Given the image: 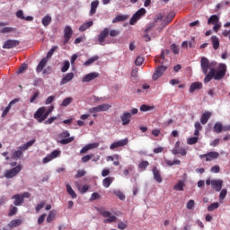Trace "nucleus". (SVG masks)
Returning <instances> with one entry per match:
<instances>
[{
  "mask_svg": "<svg viewBox=\"0 0 230 230\" xmlns=\"http://www.w3.org/2000/svg\"><path fill=\"white\" fill-rule=\"evenodd\" d=\"M226 73H227V66L224 63H220L217 68L212 67L210 71L204 78V84H209L213 78L214 80H222L224 76H226Z\"/></svg>",
  "mask_w": 230,
  "mask_h": 230,
  "instance_id": "1",
  "label": "nucleus"
},
{
  "mask_svg": "<svg viewBox=\"0 0 230 230\" xmlns=\"http://www.w3.org/2000/svg\"><path fill=\"white\" fill-rule=\"evenodd\" d=\"M200 67L202 70V73L208 76V71L209 69H212V67H217V61L209 62V59L206 57H202L200 59Z\"/></svg>",
  "mask_w": 230,
  "mask_h": 230,
  "instance_id": "2",
  "label": "nucleus"
},
{
  "mask_svg": "<svg viewBox=\"0 0 230 230\" xmlns=\"http://www.w3.org/2000/svg\"><path fill=\"white\" fill-rule=\"evenodd\" d=\"M31 194L30 192H23L22 194H14L12 199L14 200V206H22L24 204V199H30Z\"/></svg>",
  "mask_w": 230,
  "mask_h": 230,
  "instance_id": "3",
  "label": "nucleus"
},
{
  "mask_svg": "<svg viewBox=\"0 0 230 230\" xmlns=\"http://www.w3.org/2000/svg\"><path fill=\"white\" fill-rule=\"evenodd\" d=\"M22 170V165L19 164L16 165L14 168H12L10 170H6L4 172V178L5 179H13V177H16L17 174Z\"/></svg>",
  "mask_w": 230,
  "mask_h": 230,
  "instance_id": "4",
  "label": "nucleus"
},
{
  "mask_svg": "<svg viewBox=\"0 0 230 230\" xmlns=\"http://www.w3.org/2000/svg\"><path fill=\"white\" fill-rule=\"evenodd\" d=\"M34 119H37L38 123H42V121L48 119V117H46V107H41L36 111Z\"/></svg>",
  "mask_w": 230,
  "mask_h": 230,
  "instance_id": "5",
  "label": "nucleus"
},
{
  "mask_svg": "<svg viewBox=\"0 0 230 230\" xmlns=\"http://www.w3.org/2000/svg\"><path fill=\"white\" fill-rule=\"evenodd\" d=\"M69 136H71V134H69V131L67 130L60 133L59 137H62L63 139H61L59 143L61 145H69V143H73V141H75V137H69Z\"/></svg>",
  "mask_w": 230,
  "mask_h": 230,
  "instance_id": "6",
  "label": "nucleus"
},
{
  "mask_svg": "<svg viewBox=\"0 0 230 230\" xmlns=\"http://www.w3.org/2000/svg\"><path fill=\"white\" fill-rule=\"evenodd\" d=\"M146 13V8H140L136 13L133 14L129 21V24L134 25L135 23L137 22Z\"/></svg>",
  "mask_w": 230,
  "mask_h": 230,
  "instance_id": "7",
  "label": "nucleus"
},
{
  "mask_svg": "<svg viewBox=\"0 0 230 230\" xmlns=\"http://www.w3.org/2000/svg\"><path fill=\"white\" fill-rule=\"evenodd\" d=\"M111 107H112V106L110 104L104 103V104H101L96 107L91 108L89 110V112L91 114H96L97 112H105V111H109V109H111Z\"/></svg>",
  "mask_w": 230,
  "mask_h": 230,
  "instance_id": "8",
  "label": "nucleus"
},
{
  "mask_svg": "<svg viewBox=\"0 0 230 230\" xmlns=\"http://www.w3.org/2000/svg\"><path fill=\"white\" fill-rule=\"evenodd\" d=\"M102 217H103L104 219L103 223L104 224H112V222H116L117 218L116 216H111L112 214L110 211L103 210L101 212Z\"/></svg>",
  "mask_w": 230,
  "mask_h": 230,
  "instance_id": "9",
  "label": "nucleus"
},
{
  "mask_svg": "<svg viewBox=\"0 0 230 230\" xmlns=\"http://www.w3.org/2000/svg\"><path fill=\"white\" fill-rule=\"evenodd\" d=\"M110 33V29L109 28H104L100 34L98 35V42L100 46H105V39L109 37Z\"/></svg>",
  "mask_w": 230,
  "mask_h": 230,
  "instance_id": "10",
  "label": "nucleus"
},
{
  "mask_svg": "<svg viewBox=\"0 0 230 230\" xmlns=\"http://www.w3.org/2000/svg\"><path fill=\"white\" fill-rule=\"evenodd\" d=\"M166 69H168L166 66H158L153 75V80L155 81L159 80V78H161L163 75H164V72L166 71Z\"/></svg>",
  "mask_w": 230,
  "mask_h": 230,
  "instance_id": "11",
  "label": "nucleus"
},
{
  "mask_svg": "<svg viewBox=\"0 0 230 230\" xmlns=\"http://www.w3.org/2000/svg\"><path fill=\"white\" fill-rule=\"evenodd\" d=\"M21 44V41L18 40H7L3 45L4 49H12L13 48H17Z\"/></svg>",
  "mask_w": 230,
  "mask_h": 230,
  "instance_id": "12",
  "label": "nucleus"
},
{
  "mask_svg": "<svg viewBox=\"0 0 230 230\" xmlns=\"http://www.w3.org/2000/svg\"><path fill=\"white\" fill-rule=\"evenodd\" d=\"M199 157L200 159H204L205 157L206 161L209 162V161H213V159H218V157H220V154L218 152L212 151L205 155H200Z\"/></svg>",
  "mask_w": 230,
  "mask_h": 230,
  "instance_id": "13",
  "label": "nucleus"
},
{
  "mask_svg": "<svg viewBox=\"0 0 230 230\" xmlns=\"http://www.w3.org/2000/svg\"><path fill=\"white\" fill-rule=\"evenodd\" d=\"M71 37H73V29L71 26L66 25L64 29V44H67L71 40Z\"/></svg>",
  "mask_w": 230,
  "mask_h": 230,
  "instance_id": "14",
  "label": "nucleus"
},
{
  "mask_svg": "<svg viewBox=\"0 0 230 230\" xmlns=\"http://www.w3.org/2000/svg\"><path fill=\"white\" fill-rule=\"evenodd\" d=\"M127 145H128V138H124L122 140L113 142L110 146V150H115V148H119L120 146H127Z\"/></svg>",
  "mask_w": 230,
  "mask_h": 230,
  "instance_id": "15",
  "label": "nucleus"
},
{
  "mask_svg": "<svg viewBox=\"0 0 230 230\" xmlns=\"http://www.w3.org/2000/svg\"><path fill=\"white\" fill-rule=\"evenodd\" d=\"M98 76H100V74L98 72H92V73L85 75L83 77L82 82H84V83L93 82V80H96V78H98Z\"/></svg>",
  "mask_w": 230,
  "mask_h": 230,
  "instance_id": "16",
  "label": "nucleus"
},
{
  "mask_svg": "<svg viewBox=\"0 0 230 230\" xmlns=\"http://www.w3.org/2000/svg\"><path fill=\"white\" fill-rule=\"evenodd\" d=\"M98 146H100V143L88 144L80 150V154H87L89 150H93V148H98Z\"/></svg>",
  "mask_w": 230,
  "mask_h": 230,
  "instance_id": "17",
  "label": "nucleus"
},
{
  "mask_svg": "<svg viewBox=\"0 0 230 230\" xmlns=\"http://www.w3.org/2000/svg\"><path fill=\"white\" fill-rule=\"evenodd\" d=\"M212 188L215 191H222V186H224V181L222 180H212Z\"/></svg>",
  "mask_w": 230,
  "mask_h": 230,
  "instance_id": "18",
  "label": "nucleus"
},
{
  "mask_svg": "<svg viewBox=\"0 0 230 230\" xmlns=\"http://www.w3.org/2000/svg\"><path fill=\"white\" fill-rule=\"evenodd\" d=\"M153 175H154V179L155 181H156V182H158V184H161V182H163V177L161 176V171H159V169H157V167H153Z\"/></svg>",
  "mask_w": 230,
  "mask_h": 230,
  "instance_id": "19",
  "label": "nucleus"
},
{
  "mask_svg": "<svg viewBox=\"0 0 230 230\" xmlns=\"http://www.w3.org/2000/svg\"><path fill=\"white\" fill-rule=\"evenodd\" d=\"M74 78L75 74L73 72L66 74L60 81V85H66V84H69V82H71V80H73Z\"/></svg>",
  "mask_w": 230,
  "mask_h": 230,
  "instance_id": "20",
  "label": "nucleus"
},
{
  "mask_svg": "<svg viewBox=\"0 0 230 230\" xmlns=\"http://www.w3.org/2000/svg\"><path fill=\"white\" fill-rule=\"evenodd\" d=\"M130 118H132V113L130 112H124L122 116L120 117L122 125H128L130 123Z\"/></svg>",
  "mask_w": 230,
  "mask_h": 230,
  "instance_id": "21",
  "label": "nucleus"
},
{
  "mask_svg": "<svg viewBox=\"0 0 230 230\" xmlns=\"http://www.w3.org/2000/svg\"><path fill=\"white\" fill-rule=\"evenodd\" d=\"M172 154H173V155H178V154H181L184 157L188 154V149L185 147H178V149L174 148L172 150Z\"/></svg>",
  "mask_w": 230,
  "mask_h": 230,
  "instance_id": "22",
  "label": "nucleus"
},
{
  "mask_svg": "<svg viewBox=\"0 0 230 230\" xmlns=\"http://www.w3.org/2000/svg\"><path fill=\"white\" fill-rule=\"evenodd\" d=\"M22 225V219H13L10 221V223L7 225L9 229H14V227H19V226Z\"/></svg>",
  "mask_w": 230,
  "mask_h": 230,
  "instance_id": "23",
  "label": "nucleus"
},
{
  "mask_svg": "<svg viewBox=\"0 0 230 230\" xmlns=\"http://www.w3.org/2000/svg\"><path fill=\"white\" fill-rule=\"evenodd\" d=\"M47 64H48V58H43L39 63V65L37 66V68H36L37 73H41V71H43L44 68L46 67Z\"/></svg>",
  "mask_w": 230,
  "mask_h": 230,
  "instance_id": "24",
  "label": "nucleus"
},
{
  "mask_svg": "<svg viewBox=\"0 0 230 230\" xmlns=\"http://www.w3.org/2000/svg\"><path fill=\"white\" fill-rule=\"evenodd\" d=\"M211 118V112L209 111H206L201 115L200 118V123L202 125H206V123H208V121H209V119Z\"/></svg>",
  "mask_w": 230,
  "mask_h": 230,
  "instance_id": "25",
  "label": "nucleus"
},
{
  "mask_svg": "<svg viewBox=\"0 0 230 230\" xmlns=\"http://www.w3.org/2000/svg\"><path fill=\"white\" fill-rule=\"evenodd\" d=\"M199 89H202V83L200 82L192 83L190 86V93H195V91H198Z\"/></svg>",
  "mask_w": 230,
  "mask_h": 230,
  "instance_id": "26",
  "label": "nucleus"
},
{
  "mask_svg": "<svg viewBox=\"0 0 230 230\" xmlns=\"http://www.w3.org/2000/svg\"><path fill=\"white\" fill-rule=\"evenodd\" d=\"M220 22V17H218V15L214 14L211 15L208 20V24H217Z\"/></svg>",
  "mask_w": 230,
  "mask_h": 230,
  "instance_id": "27",
  "label": "nucleus"
},
{
  "mask_svg": "<svg viewBox=\"0 0 230 230\" xmlns=\"http://www.w3.org/2000/svg\"><path fill=\"white\" fill-rule=\"evenodd\" d=\"M98 4H100L98 0L93 1L91 3L90 15H94V13H96V10L98 8Z\"/></svg>",
  "mask_w": 230,
  "mask_h": 230,
  "instance_id": "28",
  "label": "nucleus"
},
{
  "mask_svg": "<svg viewBox=\"0 0 230 230\" xmlns=\"http://www.w3.org/2000/svg\"><path fill=\"white\" fill-rule=\"evenodd\" d=\"M211 42L214 49H218V48H220V40H218V37L212 36Z\"/></svg>",
  "mask_w": 230,
  "mask_h": 230,
  "instance_id": "29",
  "label": "nucleus"
},
{
  "mask_svg": "<svg viewBox=\"0 0 230 230\" xmlns=\"http://www.w3.org/2000/svg\"><path fill=\"white\" fill-rule=\"evenodd\" d=\"M113 181H114V177H106L102 181V186L104 188H109L112 184Z\"/></svg>",
  "mask_w": 230,
  "mask_h": 230,
  "instance_id": "30",
  "label": "nucleus"
},
{
  "mask_svg": "<svg viewBox=\"0 0 230 230\" xmlns=\"http://www.w3.org/2000/svg\"><path fill=\"white\" fill-rule=\"evenodd\" d=\"M93 24H94V22L93 21H90L88 22L83 23L79 27V31H85L86 30H89V28H91V26H93Z\"/></svg>",
  "mask_w": 230,
  "mask_h": 230,
  "instance_id": "31",
  "label": "nucleus"
},
{
  "mask_svg": "<svg viewBox=\"0 0 230 230\" xmlns=\"http://www.w3.org/2000/svg\"><path fill=\"white\" fill-rule=\"evenodd\" d=\"M51 21H52L51 16L49 14H47L42 18L41 22L43 26H45L46 28L51 24Z\"/></svg>",
  "mask_w": 230,
  "mask_h": 230,
  "instance_id": "32",
  "label": "nucleus"
},
{
  "mask_svg": "<svg viewBox=\"0 0 230 230\" xmlns=\"http://www.w3.org/2000/svg\"><path fill=\"white\" fill-rule=\"evenodd\" d=\"M36 139L33 138L32 140H30L29 142L25 143L23 146H20V150H22L23 152L28 150L31 146H33V144L35 143Z\"/></svg>",
  "mask_w": 230,
  "mask_h": 230,
  "instance_id": "33",
  "label": "nucleus"
},
{
  "mask_svg": "<svg viewBox=\"0 0 230 230\" xmlns=\"http://www.w3.org/2000/svg\"><path fill=\"white\" fill-rule=\"evenodd\" d=\"M23 152V149H21V147H19V150H16L13 153L12 159H21V157H22Z\"/></svg>",
  "mask_w": 230,
  "mask_h": 230,
  "instance_id": "34",
  "label": "nucleus"
},
{
  "mask_svg": "<svg viewBox=\"0 0 230 230\" xmlns=\"http://www.w3.org/2000/svg\"><path fill=\"white\" fill-rule=\"evenodd\" d=\"M66 191H67L68 195H70L72 197V199H76V197H77L76 192H75V190H73L71 185L66 184Z\"/></svg>",
  "mask_w": 230,
  "mask_h": 230,
  "instance_id": "35",
  "label": "nucleus"
},
{
  "mask_svg": "<svg viewBox=\"0 0 230 230\" xmlns=\"http://www.w3.org/2000/svg\"><path fill=\"white\" fill-rule=\"evenodd\" d=\"M17 211H19V208L13 205H11L9 208L8 217H14V215H17Z\"/></svg>",
  "mask_w": 230,
  "mask_h": 230,
  "instance_id": "36",
  "label": "nucleus"
},
{
  "mask_svg": "<svg viewBox=\"0 0 230 230\" xmlns=\"http://www.w3.org/2000/svg\"><path fill=\"white\" fill-rule=\"evenodd\" d=\"M184 181H180L176 185H174V190L176 191H184Z\"/></svg>",
  "mask_w": 230,
  "mask_h": 230,
  "instance_id": "37",
  "label": "nucleus"
},
{
  "mask_svg": "<svg viewBox=\"0 0 230 230\" xmlns=\"http://www.w3.org/2000/svg\"><path fill=\"white\" fill-rule=\"evenodd\" d=\"M123 21H127V16L122 15V14H119V15H117V16L113 19L112 22H113V23H116V22H123Z\"/></svg>",
  "mask_w": 230,
  "mask_h": 230,
  "instance_id": "38",
  "label": "nucleus"
},
{
  "mask_svg": "<svg viewBox=\"0 0 230 230\" xmlns=\"http://www.w3.org/2000/svg\"><path fill=\"white\" fill-rule=\"evenodd\" d=\"M15 31H16V29L13 27H4V28L0 29V33H12Z\"/></svg>",
  "mask_w": 230,
  "mask_h": 230,
  "instance_id": "39",
  "label": "nucleus"
},
{
  "mask_svg": "<svg viewBox=\"0 0 230 230\" xmlns=\"http://www.w3.org/2000/svg\"><path fill=\"white\" fill-rule=\"evenodd\" d=\"M100 57L98 56H93V58H89L86 62H84V66H89L91 64H94L96 60H98Z\"/></svg>",
  "mask_w": 230,
  "mask_h": 230,
  "instance_id": "40",
  "label": "nucleus"
},
{
  "mask_svg": "<svg viewBox=\"0 0 230 230\" xmlns=\"http://www.w3.org/2000/svg\"><path fill=\"white\" fill-rule=\"evenodd\" d=\"M223 130V126L221 122H217L214 125V132H216L217 134H220V132H222Z\"/></svg>",
  "mask_w": 230,
  "mask_h": 230,
  "instance_id": "41",
  "label": "nucleus"
},
{
  "mask_svg": "<svg viewBox=\"0 0 230 230\" xmlns=\"http://www.w3.org/2000/svg\"><path fill=\"white\" fill-rule=\"evenodd\" d=\"M58 49V46H54L50 49V50L47 53V57L45 58H47V60L49 58H51V57H53V54Z\"/></svg>",
  "mask_w": 230,
  "mask_h": 230,
  "instance_id": "42",
  "label": "nucleus"
},
{
  "mask_svg": "<svg viewBox=\"0 0 230 230\" xmlns=\"http://www.w3.org/2000/svg\"><path fill=\"white\" fill-rule=\"evenodd\" d=\"M150 165V163H148V161H142L139 163L138 164V168L139 170H146V168H148V166Z\"/></svg>",
  "mask_w": 230,
  "mask_h": 230,
  "instance_id": "43",
  "label": "nucleus"
},
{
  "mask_svg": "<svg viewBox=\"0 0 230 230\" xmlns=\"http://www.w3.org/2000/svg\"><path fill=\"white\" fill-rule=\"evenodd\" d=\"M93 157H94V154L86 155L81 158V163H89Z\"/></svg>",
  "mask_w": 230,
  "mask_h": 230,
  "instance_id": "44",
  "label": "nucleus"
},
{
  "mask_svg": "<svg viewBox=\"0 0 230 230\" xmlns=\"http://www.w3.org/2000/svg\"><path fill=\"white\" fill-rule=\"evenodd\" d=\"M72 102H73V97H67L63 100L61 103V107H67V105H69Z\"/></svg>",
  "mask_w": 230,
  "mask_h": 230,
  "instance_id": "45",
  "label": "nucleus"
},
{
  "mask_svg": "<svg viewBox=\"0 0 230 230\" xmlns=\"http://www.w3.org/2000/svg\"><path fill=\"white\" fill-rule=\"evenodd\" d=\"M220 204L218 202L212 203L208 207V211H215V209H218Z\"/></svg>",
  "mask_w": 230,
  "mask_h": 230,
  "instance_id": "46",
  "label": "nucleus"
},
{
  "mask_svg": "<svg viewBox=\"0 0 230 230\" xmlns=\"http://www.w3.org/2000/svg\"><path fill=\"white\" fill-rule=\"evenodd\" d=\"M113 194L119 199V200H125V194L121 190H113Z\"/></svg>",
  "mask_w": 230,
  "mask_h": 230,
  "instance_id": "47",
  "label": "nucleus"
},
{
  "mask_svg": "<svg viewBox=\"0 0 230 230\" xmlns=\"http://www.w3.org/2000/svg\"><path fill=\"white\" fill-rule=\"evenodd\" d=\"M155 62H158V64H164V50L161 52L160 57L156 58Z\"/></svg>",
  "mask_w": 230,
  "mask_h": 230,
  "instance_id": "48",
  "label": "nucleus"
},
{
  "mask_svg": "<svg viewBox=\"0 0 230 230\" xmlns=\"http://www.w3.org/2000/svg\"><path fill=\"white\" fill-rule=\"evenodd\" d=\"M188 145H196V143H199V137H192L187 139Z\"/></svg>",
  "mask_w": 230,
  "mask_h": 230,
  "instance_id": "49",
  "label": "nucleus"
},
{
  "mask_svg": "<svg viewBox=\"0 0 230 230\" xmlns=\"http://www.w3.org/2000/svg\"><path fill=\"white\" fill-rule=\"evenodd\" d=\"M55 212L50 211L49 213V216L47 217V222L48 224H51V222H53V220H55Z\"/></svg>",
  "mask_w": 230,
  "mask_h": 230,
  "instance_id": "50",
  "label": "nucleus"
},
{
  "mask_svg": "<svg viewBox=\"0 0 230 230\" xmlns=\"http://www.w3.org/2000/svg\"><path fill=\"white\" fill-rule=\"evenodd\" d=\"M39 96H40V92L37 90L31 98L30 103H35V101L37 100V98H39Z\"/></svg>",
  "mask_w": 230,
  "mask_h": 230,
  "instance_id": "51",
  "label": "nucleus"
},
{
  "mask_svg": "<svg viewBox=\"0 0 230 230\" xmlns=\"http://www.w3.org/2000/svg\"><path fill=\"white\" fill-rule=\"evenodd\" d=\"M152 109H154V107L146 104L140 106L141 112H148V111H152Z\"/></svg>",
  "mask_w": 230,
  "mask_h": 230,
  "instance_id": "52",
  "label": "nucleus"
},
{
  "mask_svg": "<svg viewBox=\"0 0 230 230\" xmlns=\"http://www.w3.org/2000/svg\"><path fill=\"white\" fill-rule=\"evenodd\" d=\"M171 49L174 55H179V46H177L175 43L171 45Z\"/></svg>",
  "mask_w": 230,
  "mask_h": 230,
  "instance_id": "53",
  "label": "nucleus"
},
{
  "mask_svg": "<svg viewBox=\"0 0 230 230\" xmlns=\"http://www.w3.org/2000/svg\"><path fill=\"white\" fill-rule=\"evenodd\" d=\"M70 66L71 65H70L69 61H65L64 66L61 68V73H66L69 69Z\"/></svg>",
  "mask_w": 230,
  "mask_h": 230,
  "instance_id": "54",
  "label": "nucleus"
},
{
  "mask_svg": "<svg viewBox=\"0 0 230 230\" xmlns=\"http://www.w3.org/2000/svg\"><path fill=\"white\" fill-rule=\"evenodd\" d=\"M187 209H193L195 208V200L190 199L186 205Z\"/></svg>",
  "mask_w": 230,
  "mask_h": 230,
  "instance_id": "55",
  "label": "nucleus"
},
{
  "mask_svg": "<svg viewBox=\"0 0 230 230\" xmlns=\"http://www.w3.org/2000/svg\"><path fill=\"white\" fill-rule=\"evenodd\" d=\"M119 161V155H114L113 156H107L106 161Z\"/></svg>",
  "mask_w": 230,
  "mask_h": 230,
  "instance_id": "56",
  "label": "nucleus"
},
{
  "mask_svg": "<svg viewBox=\"0 0 230 230\" xmlns=\"http://www.w3.org/2000/svg\"><path fill=\"white\" fill-rule=\"evenodd\" d=\"M227 196V190L223 189L219 194V199L224 200L226 197Z\"/></svg>",
  "mask_w": 230,
  "mask_h": 230,
  "instance_id": "57",
  "label": "nucleus"
},
{
  "mask_svg": "<svg viewBox=\"0 0 230 230\" xmlns=\"http://www.w3.org/2000/svg\"><path fill=\"white\" fill-rule=\"evenodd\" d=\"M58 155H60V151L58 150H54L49 156L51 157V159H57V157H58Z\"/></svg>",
  "mask_w": 230,
  "mask_h": 230,
  "instance_id": "58",
  "label": "nucleus"
},
{
  "mask_svg": "<svg viewBox=\"0 0 230 230\" xmlns=\"http://www.w3.org/2000/svg\"><path fill=\"white\" fill-rule=\"evenodd\" d=\"M145 62V59L142 57H137L135 60L136 66H141Z\"/></svg>",
  "mask_w": 230,
  "mask_h": 230,
  "instance_id": "59",
  "label": "nucleus"
},
{
  "mask_svg": "<svg viewBox=\"0 0 230 230\" xmlns=\"http://www.w3.org/2000/svg\"><path fill=\"white\" fill-rule=\"evenodd\" d=\"M46 206V202L42 201L36 206V213H39Z\"/></svg>",
  "mask_w": 230,
  "mask_h": 230,
  "instance_id": "60",
  "label": "nucleus"
},
{
  "mask_svg": "<svg viewBox=\"0 0 230 230\" xmlns=\"http://www.w3.org/2000/svg\"><path fill=\"white\" fill-rule=\"evenodd\" d=\"M80 193H87L89 191V186L84 185L83 187L78 188Z\"/></svg>",
  "mask_w": 230,
  "mask_h": 230,
  "instance_id": "61",
  "label": "nucleus"
},
{
  "mask_svg": "<svg viewBox=\"0 0 230 230\" xmlns=\"http://www.w3.org/2000/svg\"><path fill=\"white\" fill-rule=\"evenodd\" d=\"M119 33L120 32L118 30H111V31H110L109 35L111 37H118L119 35Z\"/></svg>",
  "mask_w": 230,
  "mask_h": 230,
  "instance_id": "62",
  "label": "nucleus"
},
{
  "mask_svg": "<svg viewBox=\"0 0 230 230\" xmlns=\"http://www.w3.org/2000/svg\"><path fill=\"white\" fill-rule=\"evenodd\" d=\"M100 197V194H98L97 192H93L90 198V200H98Z\"/></svg>",
  "mask_w": 230,
  "mask_h": 230,
  "instance_id": "63",
  "label": "nucleus"
},
{
  "mask_svg": "<svg viewBox=\"0 0 230 230\" xmlns=\"http://www.w3.org/2000/svg\"><path fill=\"white\" fill-rule=\"evenodd\" d=\"M118 229L125 230L127 229V224L124 222H120L118 224Z\"/></svg>",
  "mask_w": 230,
  "mask_h": 230,
  "instance_id": "64",
  "label": "nucleus"
}]
</instances>
